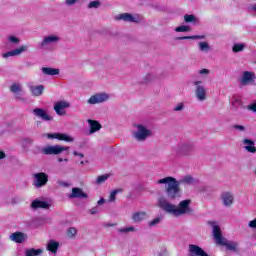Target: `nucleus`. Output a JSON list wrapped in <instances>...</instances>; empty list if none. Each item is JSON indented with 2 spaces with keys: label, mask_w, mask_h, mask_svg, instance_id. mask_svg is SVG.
<instances>
[{
  "label": "nucleus",
  "mask_w": 256,
  "mask_h": 256,
  "mask_svg": "<svg viewBox=\"0 0 256 256\" xmlns=\"http://www.w3.org/2000/svg\"><path fill=\"white\" fill-rule=\"evenodd\" d=\"M156 183L158 185H167L165 193L168 199H179V197H181V187L177 179L168 176L158 180Z\"/></svg>",
  "instance_id": "1"
},
{
  "label": "nucleus",
  "mask_w": 256,
  "mask_h": 256,
  "mask_svg": "<svg viewBox=\"0 0 256 256\" xmlns=\"http://www.w3.org/2000/svg\"><path fill=\"white\" fill-rule=\"evenodd\" d=\"M213 236L217 243V245H222V247H226L227 251H234V253H239V243L229 241L223 237V233H221V227L215 225L213 227Z\"/></svg>",
  "instance_id": "2"
},
{
  "label": "nucleus",
  "mask_w": 256,
  "mask_h": 256,
  "mask_svg": "<svg viewBox=\"0 0 256 256\" xmlns=\"http://www.w3.org/2000/svg\"><path fill=\"white\" fill-rule=\"evenodd\" d=\"M63 151H69V147L55 145V146H46L42 149L44 155H60Z\"/></svg>",
  "instance_id": "3"
},
{
  "label": "nucleus",
  "mask_w": 256,
  "mask_h": 256,
  "mask_svg": "<svg viewBox=\"0 0 256 256\" xmlns=\"http://www.w3.org/2000/svg\"><path fill=\"white\" fill-rule=\"evenodd\" d=\"M194 85L196 87L195 95L198 101H205V99H207V90L205 86H203V81H195Z\"/></svg>",
  "instance_id": "4"
},
{
  "label": "nucleus",
  "mask_w": 256,
  "mask_h": 256,
  "mask_svg": "<svg viewBox=\"0 0 256 256\" xmlns=\"http://www.w3.org/2000/svg\"><path fill=\"white\" fill-rule=\"evenodd\" d=\"M34 185L39 189V187H45L49 183V175L45 172H40L34 174Z\"/></svg>",
  "instance_id": "5"
},
{
  "label": "nucleus",
  "mask_w": 256,
  "mask_h": 256,
  "mask_svg": "<svg viewBox=\"0 0 256 256\" xmlns=\"http://www.w3.org/2000/svg\"><path fill=\"white\" fill-rule=\"evenodd\" d=\"M159 206L163 211H166V213H170L171 215H174L175 217H179V212L177 210V206L165 201V200H160L159 201Z\"/></svg>",
  "instance_id": "6"
},
{
  "label": "nucleus",
  "mask_w": 256,
  "mask_h": 256,
  "mask_svg": "<svg viewBox=\"0 0 256 256\" xmlns=\"http://www.w3.org/2000/svg\"><path fill=\"white\" fill-rule=\"evenodd\" d=\"M48 139H58V141H65L66 143H73L75 139L73 137L63 133H48L46 134Z\"/></svg>",
  "instance_id": "7"
},
{
  "label": "nucleus",
  "mask_w": 256,
  "mask_h": 256,
  "mask_svg": "<svg viewBox=\"0 0 256 256\" xmlns=\"http://www.w3.org/2000/svg\"><path fill=\"white\" fill-rule=\"evenodd\" d=\"M109 99V95L105 93L95 94L88 99L90 105H97V103H105Z\"/></svg>",
  "instance_id": "8"
},
{
  "label": "nucleus",
  "mask_w": 256,
  "mask_h": 256,
  "mask_svg": "<svg viewBox=\"0 0 256 256\" xmlns=\"http://www.w3.org/2000/svg\"><path fill=\"white\" fill-rule=\"evenodd\" d=\"M255 79L254 72L244 71L240 83L241 85H249V83H255Z\"/></svg>",
  "instance_id": "9"
},
{
  "label": "nucleus",
  "mask_w": 256,
  "mask_h": 256,
  "mask_svg": "<svg viewBox=\"0 0 256 256\" xmlns=\"http://www.w3.org/2000/svg\"><path fill=\"white\" fill-rule=\"evenodd\" d=\"M221 200L224 207H231V205H233V201L235 200V197L231 192H223L221 194Z\"/></svg>",
  "instance_id": "10"
},
{
  "label": "nucleus",
  "mask_w": 256,
  "mask_h": 256,
  "mask_svg": "<svg viewBox=\"0 0 256 256\" xmlns=\"http://www.w3.org/2000/svg\"><path fill=\"white\" fill-rule=\"evenodd\" d=\"M150 131L147 130V128H145L143 125H138V132H136V139H138V141H144V139H147V137H149L150 135Z\"/></svg>",
  "instance_id": "11"
},
{
  "label": "nucleus",
  "mask_w": 256,
  "mask_h": 256,
  "mask_svg": "<svg viewBox=\"0 0 256 256\" xmlns=\"http://www.w3.org/2000/svg\"><path fill=\"white\" fill-rule=\"evenodd\" d=\"M33 113L36 115V117H40V119L43 121H53V117L49 116L47 111H45L43 108H36L33 110Z\"/></svg>",
  "instance_id": "12"
},
{
  "label": "nucleus",
  "mask_w": 256,
  "mask_h": 256,
  "mask_svg": "<svg viewBox=\"0 0 256 256\" xmlns=\"http://www.w3.org/2000/svg\"><path fill=\"white\" fill-rule=\"evenodd\" d=\"M70 199H87V193L83 192L81 188H72V193L69 195Z\"/></svg>",
  "instance_id": "13"
},
{
  "label": "nucleus",
  "mask_w": 256,
  "mask_h": 256,
  "mask_svg": "<svg viewBox=\"0 0 256 256\" xmlns=\"http://www.w3.org/2000/svg\"><path fill=\"white\" fill-rule=\"evenodd\" d=\"M24 51H27V46H21L20 48H16L12 51L6 52L2 55L4 59H7V57H15L17 55H21Z\"/></svg>",
  "instance_id": "14"
},
{
  "label": "nucleus",
  "mask_w": 256,
  "mask_h": 256,
  "mask_svg": "<svg viewBox=\"0 0 256 256\" xmlns=\"http://www.w3.org/2000/svg\"><path fill=\"white\" fill-rule=\"evenodd\" d=\"M10 239L14 243H23L27 239V235L23 232H14L10 235Z\"/></svg>",
  "instance_id": "15"
},
{
  "label": "nucleus",
  "mask_w": 256,
  "mask_h": 256,
  "mask_svg": "<svg viewBox=\"0 0 256 256\" xmlns=\"http://www.w3.org/2000/svg\"><path fill=\"white\" fill-rule=\"evenodd\" d=\"M69 107V103L65 101H61L55 104L54 110L56 111L57 115H65V110Z\"/></svg>",
  "instance_id": "16"
},
{
  "label": "nucleus",
  "mask_w": 256,
  "mask_h": 256,
  "mask_svg": "<svg viewBox=\"0 0 256 256\" xmlns=\"http://www.w3.org/2000/svg\"><path fill=\"white\" fill-rule=\"evenodd\" d=\"M191 200H183L179 203V207L177 208L178 215H185L187 211H189V205Z\"/></svg>",
  "instance_id": "17"
},
{
  "label": "nucleus",
  "mask_w": 256,
  "mask_h": 256,
  "mask_svg": "<svg viewBox=\"0 0 256 256\" xmlns=\"http://www.w3.org/2000/svg\"><path fill=\"white\" fill-rule=\"evenodd\" d=\"M31 207H32V209H49L51 207V205H49V203H47L45 201L34 200L31 203Z\"/></svg>",
  "instance_id": "18"
},
{
  "label": "nucleus",
  "mask_w": 256,
  "mask_h": 256,
  "mask_svg": "<svg viewBox=\"0 0 256 256\" xmlns=\"http://www.w3.org/2000/svg\"><path fill=\"white\" fill-rule=\"evenodd\" d=\"M30 91L34 97H41L43 91H45V87L43 85L31 86Z\"/></svg>",
  "instance_id": "19"
},
{
  "label": "nucleus",
  "mask_w": 256,
  "mask_h": 256,
  "mask_svg": "<svg viewBox=\"0 0 256 256\" xmlns=\"http://www.w3.org/2000/svg\"><path fill=\"white\" fill-rule=\"evenodd\" d=\"M243 143L245 146L246 151H248V153H256V147H255V142L253 140L250 139H244Z\"/></svg>",
  "instance_id": "20"
},
{
  "label": "nucleus",
  "mask_w": 256,
  "mask_h": 256,
  "mask_svg": "<svg viewBox=\"0 0 256 256\" xmlns=\"http://www.w3.org/2000/svg\"><path fill=\"white\" fill-rule=\"evenodd\" d=\"M88 123L90 125V133H97V131H100L102 128L101 124L97 120H88Z\"/></svg>",
  "instance_id": "21"
},
{
  "label": "nucleus",
  "mask_w": 256,
  "mask_h": 256,
  "mask_svg": "<svg viewBox=\"0 0 256 256\" xmlns=\"http://www.w3.org/2000/svg\"><path fill=\"white\" fill-rule=\"evenodd\" d=\"M146 217H147L146 212H135L132 215V220L134 221V223H141V221H144V219H146Z\"/></svg>",
  "instance_id": "22"
},
{
  "label": "nucleus",
  "mask_w": 256,
  "mask_h": 256,
  "mask_svg": "<svg viewBox=\"0 0 256 256\" xmlns=\"http://www.w3.org/2000/svg\"><path fill=\"white\" fill-rule=\"evenodd\" d=\"M59 249V242L55 240H50L47 244V251H50V253H57Z\"/></svg>",
  "instance_id": "23"
},
{
  "label": "nucleus",
  "mask_w": 256,
  "mask_h": 256,
  "mask_svg": "<svg viewBox=\"0 0 256 256\" xmlns=\"http://www.w3.org/2000/svg\"><path fill=\"white\" fill-rule=\"evenodd\" d=\"M42 73L44 75H49V76L59 75V69L51 68V67H43L42 68Z\"/></svg>",
  "instance_id": "24"
},
{
  "label": "nucleus",
  "mask_w": 256,
  "mask_h": 256,
  "mask_svg": "<svg viewBox=\"0 0 256 256\" xmlns=\"http://www.w3.org/2000/svg\"><path fill=\"white\" fill-rule=\"evenodd\" d=\"M55 41H59V37L53 35L47 36L41 42V47H45V45H49V43H55Z\"/></svg>",
  "instance_id": "25"
},
{
  "label": "nucleus",
  "mask_w": 256,
  "mask_h": 256,
  "mask_svg": "<svg viewBox=\"0 0 256 256\" xmlns=\"http://www.w3.org/2000/svg\"><path fill=\"white\" fill-rule=\"evenodd\" d=\"M118 19H122L123 21H129L130 23H135V18L129 13L120 14Z\"/></svg>",
  "instance_id": "26"
},
{
  "label": "nucleus",
  "mask_w": 256,
  "mask_h": 256,
  "mask_svg": "<svg viewBox=\"0 0 256 256\" xmlns=\"http://www.w3.org/2000/svg\"><path fill=\"white\" fill-rule=\"evenodd\" d=\"M189 39H205V36H201V35L181 36V37H177L176 41H187Z\"/></svg>",
  "instance_id": "27"
},
{
  "label": "nucleus",
  "mask_w": 256,
  "mask_h": 256,
  "mask_svg": "<svg viewBox=\"0 0 256 256\" xmlns=\"http://www.w3.org/2000/svg\"><path fill=\"white\" fill-rule=\"evenodd\" d=\"M179 183H183L184 185H193V183H195V179H193L191 175H187L184 176Z\"/></svg>",
  "instance_id": "28"
},
{
  "label": "nucleus",
  "mask_w": 256,
  "mask_h": 256,
  "mask_svg": "<svg viewBox=\"0 0 256 256\" xmlns=\"http://www.w3.org/2000/svg\"><path fill=\"white\" fill-rule=\"evenodd\" d=\"M41 253H43V249L31 248L26 251V256H38L41 255Z\"/></svg>",
  "instance_id": "29"
},
{
  "label": "nucleus",
  "mask_w": 256,
  "mask_h": 256,
  "mask_svg": "<svg viewBox=\"0 0 256 256\" xmlns=\"http://www.w3.org/2000/svg\"><path fill=\"white\" fill-rule=\"evenodd\" d=\"M185 23H197V17L193 14H186L184 15Z\"/></svg>",
  "instance_id": "30"
},
{
  "label": "nucleus",
  "mask_w": 256,
  "mask_h": 256,
  "mask_svg": "<svg viewBox=\"0 0 256 256\" xmlns=\"http://www.w3.org/2000/svg\"><path fill=\"white\" fill-rule=\"evenodd\" d=\"M244 49H245V44L243 43L234 44L232 47L233 53H241V51H243Z\"/></svg>",
  "instance_id": "31"
},
{
  "label": "nucleus",
  "mask_w": 256,
  "mask_h": 256,
  "mask_svg": "<svg viewBox=\"0 0 256 256\" xmlns=\"http://www.w3.org/2000/svg\"><path fill=\"white\" fill-rule=\"evenodd\" d=\"M176 33H187L189 31H191V27L190 26H178L175 28Z\"/></svg>",
  "instance_id": "32"
},
{
  "label": "nucleus",
  "mask_w": 256,
  "mask_h": 256,
  "mask_svg": "<svg viewBox=\"0 0 256 256\" xmlns=\"http://www.w3.org/2000/svg\"><path fill=\"white\" fill-rule=\"evenodd\" d=\"M66 233L69 239H75V235H77V229L75 227H71L67 230Z\"/></svg>",
  "instance_id": "33"
},
{
  "label": "nucleus",
  "mask_w": 256,
  "mask_h": 256,
  "mask_svg": "<svg viewBox=\"0 0 256 256\" xmlns=\"http://www.w3.org/2000/svg\"><path fill=\"white\" fill-rule=\"evenodd\" d=\"M109 177H110L109 174H104V175L98 176L96 179L97 185H101V183H105V181H107V179H109Z\"/></svg>",
  "instance_id": "34"
},
{
  "label": "nucleus",
  "mask_w": 256,
  "mask_h": 256,
  "mask_svg": "<svg viewBox=\"0 0 256 256\" xmlns=\"http://www.w3.org/2000/svg\"><path fill=\"white\" fill-rule=\"evenodd\" d=\"M11 93H21V84L14 83L10 86Z\"/></svg>",
  "instance_id": "35"
},
{
  "label": "nucleus",
  "mask_w": 256,
  "mask_h": 256,
  "mask_svg": "<svg viewBox=\"0 0 256 256\" xmlns=\"http://www.w3.org/2000/svg\"><path fill=\"white\" fill-rule=\"evenodd\" d=\"M119 191H121V189L120 190H113L112 192H111V194H110V196H109V201H110V203H113V202H115L116 201V199H117V193H119Z\"/></svg>",
  "instance_id": "36"
},
{
  "label": "nucleus",
  "mask_w": 256,
  "mask_h": 256,
  "mask_svg": "<svg viewBox=\"0 0 256 256\" xmlns=\"http://www.w3.org/2000/svg\"><path fill=\"white\" fill-rule=\"evenodd\" d=\"M101 5V2L99 1H92L88 4V9H98V7Z\"/></svg>",
  "instance_id": "37"
},
{
  "label": "nucleus",
  "mask_w": 256,
  "mask_h": 256,
  "mask_svg": "<svg viewBox=\"0 0 256 256\" xmlns=\"http://www.w3.org/2000/svg\"><path fill=\"white\" fill-rule=\"evenodd\" d=\"M161 223V218L157 217L155 219H153L152 221L149 222V226L150 227H155V225Z\"/></svg>",
  "instance_id": "38"
},
{
  "label": "nucleus",
  "mask_w": 256,
  "mask_h": 256,
  "mask_svg": "<svg viewBox=\"0 0 256 256\" xmlns=\"http://www.w3.org/2000/svg\"><path fill=\"white\" fill-rule=\"evenodd\" d=\"M120 233H129L131 231H135V227L133 226H130V227H127V228H121L119 229Z\"/></svg>",
  "instance_id": "39"
},
{
  "label": "nucleus",
  "mask_w": 256,
  "mask_h": 256,
  "mask_svg": "<svg viewBox=\"0 0 256 256\" xmlns=\"http://www.w3.org/2000/svg\"><path fill=\"white\" fill-rule=\"evenodd\" d=\"M199 47L201 51H205V49H209V44L207 42H200Z\"/></svg>",
  "instance_id": "40"
},
{
  "label": "nucleus",
  "mask_w": 256,
  "mask_h": 256,
  "mask_svg": "<svg viewBox=\"0 0 256 256\" xmlns=\"http://www.w3.org/2000/svg\"><path fill=\"white\" fill-rule=\"evenodd\" d=\"M232 129H237L238 131H245V126H243V125H233Z\"/></svg>",
  "instance_id": "41"
},
{
  "label": "nucleus",
  "mask_w": 256,
  "mask_h": 256,
  "mask_svg": "<svg viewBox=\"0 0 256 256\" xmlns=\"http://www.w3.org/2000/svg\"><path fill=\"white\" fill-rule=\"evenodd\" d=\"M9 41L11 42V43H19V38H17V37H15V36H10L9 38Z\"/></svg>",
  "instance_id": "42"
},
{
  "label": "nucleus",
  "mask_w": 256,
  "mask_h": 256,
  "mask_svg": "<svg viewBox=\"0 0 256 256\" xmlns=\"http://www.w3.org/2000/svg\"><path fill=\"white\" fill-rule=\"evenodd\" d=\"M249 227H251L252 229H256V218L249 222Z\"/></svg>",
  "instance_id": "43"
},
{
  "label": "nucleus",
  "mask_w": 256,
  "mask_h": 256,
  "mask_svg": "<svg viewBox=\"0 0 256 256\" xmlns=\"http://www.w3.org/2000/svg\"><path fill=\"white\" fill-rule=\"evenodd\" d=\"M248 109H249L250 111H254V113H256V103L251 104V105H248Z\"/></svg>",
  "instance_id": "44"
},
{
  "label": "nucleus",
  "mask_w": 256,
  "mask_h": 256,
  "mask_svg": "<svg viewBox=\"0 0 256 256\" xmlns=\"http://www.w3.org/2000/svg\"><path fill=\"white\" fill-rule=\"evenodd\" d=\"M200 75H209V69H202L199 71Z\"/></svg>",
  "instance_id": "45"
},
{
  "label": "nucleus",
  "mask_w": 256,
  "mask_h": 256,
  "mask_svg": "<svg viewBox=\"0 0 256 256\" xmlns=\"http://www.w3.org/2000/svg\"><path fill=\"white\" fill-rule=\"evenodd\" d=\"M77 3V0H66V5H75Z\"/></svg>",
  "instance_id": "46"
},
{
  "label": "nucleus",
  "mask_w": 256,
  "mask_h": 256,
  "mask_svg": "<svg viewBox=\"0 0 256 256\" xmlns=\"http://www.w3.org/2000/svg\"><path fill=\"white\" fill-rule=\"evenodd\" d=\"M183 110V104H178L175 108H174V111H181Z\"/></svg>",
  "instance_id": "47"
},
{
  "label": "nucleus",
  "mask_w": 256,
  "mask_h": 256,
  "mask_svg": "<svg viewBox=\"0 0 256 256\" xmlns=\"http://www.w3.org/2000/svg\"><path fill=\"white\" fill-rule=\"evenodd\" d=\"M73 155H76V156L78 155V157H80V159H83V157H84L83 153H78L77 151H74Z\"/></svg>",
  "instance_id": "48"
},
{
  "label": "nucleus",
  "mask_w": 256,
  "mask_h": 256,
  "mask_svg": "<svg viewBox=\"0 0 256 256\" xmlns=\"http://www.w3.org/2000/svg\"><path fill=\"white\" fill-rule=\"evenodd\" d=\"M97 207H94V208H92V209H90V213H91V215H95V213H97Z\"/></svg>",
  "instance_id": "49"
},
{
  "label": "nucleus",
  "mask_w": 256,
  "mask_h": 256,
  "mask_svg": "<svg viewBox=\"0 0 256 256\" xmlns=\"http://www.w3.org/2000/svg\"><path fill=\"white\" fill-rule=\"evenodd\" d=\"M6 154L3 151H0V160L5 159Z\"/></svg>",
  "instance_id": "50"
},
{
  "label": "nucleus",
  "mask_w": 256,
  "mask_h": 256,
  "mask_svg": "<svg viewBox=\"0 0 256 256\" xmlns=\"http://www.w3.org/2000/svg\"><path fill=\"white\" fill-rule=\"evenodd\" d=\"M105 203V199L104 198H101L99 201H98V205H103Z\"/></svg>",
  "instance_id": "51"
},
{
  "label": "nucleus",
  "mask_w": 256,
  "mask_h": 256,
  "mask_svg": "<svg viewBox=\"0 0 256 256\" xmlns=\"http://www.w3.org/2000/svg\"><path fill=\"white\" fill-rule=\"evenodd\" d=\"M106 227H115V224H107Z\"/></svg>",
  "instance_id": "52"
},
{
  "label": "nucleus",
  "mask_w": 256,
  "mask_h": 256,
  "mask_svg": "<svg viewBox=\"0 0 256 256\" xmlns=\"http://www.w3.org/2000/svg\"><path fill=\"white\" fill-rule=\"evenodd\" d=\"M187 149V146L182 147L181 151H185Z\"/></svg>",
  "instance_id": "53"
},
{
  "label": "nucleus",
  "mask_w": 256,
  "mask_h": 256,
  "mask_svg": "<svg viewBox=\"0 0 256 256\" xmlns=\"http://www.w3.org/2000/svg\"><path fill=\"white\" fill-rule=\"evenodd\" d=\"M84 164H85V162H84V161H81V162H80V165H84Z\"/></svg>",
  "instance_id": "54"
},
{
  "label": "nucleus",
  "mask_w": 256,
  "mask_h": 256,
  "mask_svg": "<svg viewBox=\"0 0 256 256\" xmlns=\"http://www.w3.org/2000/svg\"><path fill=\"white\" fill-rule=\"evenodd\" d=\"M58 161H63V159H62V158H60Z\"/></svg>",
  "instance_id": "55"
},
{
  "label": "nucleus",
  "mask_w": 256,
  "mask_h": 256,
  "mask_svg": "<svg viewBox=\"0 0 256 256\" xmlns=\"http://www.w3.org/2000/svg\"><path fill=\"white\" fill-rule=\"evenodd\" d=\"M182 155H187V153H182Z\"/></svg>",
  "instance_id": "56"
},
{
  "label": "nucleus",
  "mask_w": 256,
  "mask_h": 256,
  "mask_svg": "<svg viewBox=\"0 0 256 256\" xmlns=\"http://www.w3.org/2000/svg\"><path fill=\"white\" fill-rule=\"evenodd\" d=\"M254 11H256V6L254 7Z\"/></svg>",
  "instance_id": "57"
},
{
  "label": "nucleus",
  "mask_w": 256,
  "mask_h": 256,
  "mask_svg": "<svg viewBox=\"0 0 256 256\" xmlns=\"http://www.w3.org/2000/svg\"><path fill=\"white\" fill-rule=\"evenodd\" d=\"M64 161H67V159H64Z\"/></svg>",
  "instance_id": "58"
}]
</instances>
